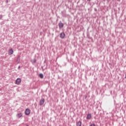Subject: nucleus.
Returning <instances> with one entry per match:
<instances>
[{
	"label": "nucleus",
	"instance_id": "obj_3",
	"mask_svg": "<svg viewBox=\"0 0 126 126\" xmlns=\"http://www.w3.org/2000/svg\"><path fill=\"white\" fill-rule=\"evenodd\" d=\"M60 37L61 39H64V37H65V33L63 32L60 33Z\"/></svg>",
	"mask_w": 126,
	"mask_h": 126
},
{
	"label": "nucleus",
	"instance_id": "obj_10",
	"mask_svg": "<svg viewBox=\"0 0 126 126\" xmlns=\"http://www.w3.org/2000/svg\"><path fill=\"white\" fill-rule=\"evenodd\" d=\"M40 78H44V75L42 73L39 74Z\"/></svg>",
	"mask_w": 126,
	"mask_h": 126
},
{
	"label": "nucleus",
	"instance_id": "obj_4",
	"mask_svg": "<svg viewBox=\"0 0 126 126\" xmlns=\"http://www.w3.org/2000/svg\"><path fill=\"white\" fill-rule=\"evenodd\" d=\"M58 25L60 29H62V28H63V23H62V21L60 22Z\"/></svg>",
	"mask_w": 126,
	"mask_h": 126
},
{
	"label": "nucleus",
	"instance_id": "obj_11",
	"mask_svg": "<svg viewBox=\"0 0 126 126\" xmlns=\"http://www.w3.org/2000/svg\"><path fill=\"white\" fill-rule=\"evenodd\" d=\"M62 16H63V17H65L66 16V15H65V14L63 12H62Z\"/></svg>",
	"mask_w": 126,
	"mask_h": 126
},
{
	"label": "nucleus",
	"instance_id": "obj_8",
	"mask_svg": "<svg viewBox=\"0 0 126 126\" xmlns=\"http://www.w3.org/2000/svg\"><path fill=\"white\" fill-rule=\"evenodd\" d=\"M91 114H88L86 117L87 120H90L91 119Z\"/></svg>",
	"mask_w": 126,
	"mask_h": 126
},
{
	"label": "nucleus",
	"instance_id": "obj_2",
	"mask_svg": "<svg viewBox=\"0 0 126 126\" xmlns=\"http://www.w3.org/2000/svg\"><path fill=\"white\" fill-rule=\"evenodd\" d=\"M21 83V79L18 78L15 81V84H17V85H19Z\"/></svg>",
	"mask_w": 126,
	"mask_h": 126
},
{
	"label": "nucleus",
	"instance_id": "obj_16",
	"mask_svg": "<svg viewBox=\"0 0 126 126\" xmlns=\"http://www.w3.org/2000/svg\"><path fill=\"white\" fill-rule=\"evenodd\" d=\"M7 2H8V0H7V1H6Z\"/></svg>",
	"mask_w": 126,
	"mask_h": 126
},
{
	"label": "nucleus",
	"instance_id": "obj_6",
	"mask_svg": "<svg viewBox=\"0 0 126 126\" xmlns=\"http://www.w3.org/2000/svg\"><path fill=\"white\" fill-rule=\"evenodd\" d=\"M81 125H82V122L81 121L76 122V126H81Z\"/></svg>",
	"mask_w": 126,
	"mask_h": 126
},
{
	"label": "nucleus",
	"instance_id": "obj_5",
	"mask_svg": "<svg viewBox=\"0 0 126 126\" xmlns=\"http://www.w3.org/2000/svg\"><path fill=\"white\" fill-rule=\"evenodd\" d=\"M14 53L13 51V49H12V48L9 49L8 50V55H9L10 56L12 55Z\"/></svg>",
	"mask_w": 126,
	"mask_h": 126
},
{
	"label": "nucleus",
	"instance_id": "obj_14",
	"mask_svg": "<svg viewBox=\"0 0 126 126\" xmlns=\"http://www.w3.org/2000/svg\"><path fill=\"white\" fill-rule=\"evenodd\" d=\"M33 62L34 63H36V59H34V60H33Z\"/></svg>",
	"mask_w": 126,
	"mask_h": 126
},
{
	"label": "nucleus",
	"instance_id": "obj_15",
	"mask_svg": "<svg viewBox=\"0 0 126 126\" xmlns=\"http://www.w3.org/2000/svg\"><path fill=\"white\" fill-rule=\"evenodd\" d=\"M20 69V66H19V67H18V69Z\"/></svg>",
	"mask_w": 126,
	"mask_h": 126
},
{
	"label": "nucleus",
	"instance_id": "obj_1",
	"mask_svg": "<svg viewBox=\"0 0 126 126\" xmlns=\"http://www.w3.org/2000/svg\"><path fill=\"white\" fill-rule=\"evenodd\" d=\"M44 103H45V98H42L39 100V105H40V106H43V105H44Z\"/></svg>",
	"mask_w": 126,
	"mask_h": 126
},
{
	"label": "nucleus",
	"instance_id": "obj_12",
	"mask_svg": "<svg viewBox=\"0 0 126 126\" xmlns=\"http://www.w3.org/2000/svg\"><path fill=\"white\" fill-rule=\"evenodd\" d=\"M84 97H85V99H87V95H84Z\"/></svg>",
	"mask_w": 126,
	"mask_h": 126
},
{
	"label": "nucleus",
	"instance_id": "obj_17",
	"mask_svg": "<svg viewBox=\"0 0 126 126\" xmlns=\"http://www.w3.org/2000/svg\"><path fill=\"white\" fill-rule=\"evenodd\" d=\"M89 0V1H90V0Z\"/></svg>",
	"mask_w": 126,
	"mask_h": 126
},
{
	"label": "nucleus",
	"instance_id": "obj_9",
	"mask_svg": "<svg viewBox=\"0 0 126 126\" xmlns=\"http://www.w3.org/2000/svg\"><path fill=\"white\" fill-rule=\"evenodd\" d=\"M17 117H18V118H19V119H20V118H21V117H22V113H19L17 114Z\"/></svg>",
	"mask_w": 126,
	"mask_h": 126
},
{
	"label": "nucleus",
	"instance_id": "obj_7",
	"mask_svg": "<svg viewBox=\"0 0 126 126\" xmlns=\"http://www.w3.org/2000/svg\"><path fill=\"white\" fill-rule=\"evenodd\" d=\"M26 115H29L30 114V110L29 109H27L25 111Z\"/></svg>",
	"mask_w": 126,
	"mask_h": 126
},
{
	"label": "nucleus",
	"instance_id": "obj_13",
	"mask_svg": "<svg viewBox=\"0 0 126 126\" xmlns=\"http://www.w3.org/2000/svg\"><path fill=\"white\" fill-rule=\"evenodd\" d=\"M90 126H95V124H91Z\"/></svg>",
	"mask_w": 126,
	"mask_h": 126
}]
</instances>
